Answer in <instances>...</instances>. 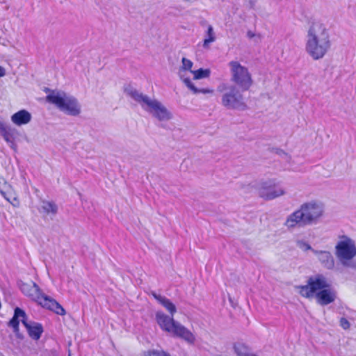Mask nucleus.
Returning a JSON list of instances; mask_svg holds the SVG:
<instances>
[{
	"label": "nucleus",
	"mask_w": 356,
	"mask_h": 356,
	"mask_svg": "<svg viewBox=\"0 0 356 356\" xmlns=\"http://www.w3.org/2000/svg\"><path fill=\"white\" fill-rule=\"evenodd\" d=\"M156 321L161 329L175 337L180 338L188 343L193 344L195 341V335L185 326L175 321L173 316H168L163 312H156Z\"/></svg>",
	"instance_id": "5"
},
{
	"label": "nucleus",
	"mask_w": 356,
	"mask_h": 356,
	"mask_svg": "<svg viewBox=\"0 0 356 356\" xmlns=\"http://www.w3.org/2000/svg\"><path fill=\"white\" fill-rule=\"evenodd\" d=\"M181 66L179 68V76L180 79L182 80L186 86L191 90L194 94L202 93V94H213V90L210 88H202L199 89L195 86L193 83L192 81L188 78L185 76L186 71L188 70L191 72L192 67L193 65V62L186 58H182L181 59Z\"/></svg>",
	"instance_id": "12"
},
{
	"label": "nucleus",
	"mask_w": 356,
	"mask_h": 356,
	"mask_svg": "<svg viewBox=\"0 0 356 356\" xmlns=\"http://www.w3.org/2000/svg\"><path fill=\"white\" fill-rule=\"evenodd\" d=\"M146 356H170V354L163 350H152L145 353Z\"/></svg>",
	"instance_id": "25"
},
{
	"label": "nucleus",
	"mask_w": 356,
	"mask_h": 356,
	"mask_svg": "<svg viewBox=\"0 0 356 356\" xmlns=\"http://www.w3.org/2000/svg\"><path fill=\"white\" fill-rule=\"evenodd\" d=\"M335 255L339 261L345 267L354 268L353 261L356 256L355 242L347 236H341L335 245Z\"/></svg>",
	"instance_id": "9"
},
{
	"label": "nucleus",
	"mask_w": 356,
	"mask_h": 356,
	"mask_svg": "<svg viewBox=\"0 0 356 356\" xmlns=\"http://www.w3.org/2000/svg\"><path fill=\"white\" fill-rule=\"evenodd\" d=\"M40 211L54 216L58 212V206L54 202L44 200L42 202Z\"/></svg>",
	"instance_id": "18"
},
{
	"label": "nucleus",
	"mask_w": 356,
	"mask_h": 356,
	"mask_svg": "<svg viewBox=\"0 0 356 356\" xmlns=\"http://www.w3.org/2000/svg\"><path fill=\"white\" fill-rule=\"evenodd\" d=\"M339 325L345 330H348L350 327V323L345 317H341L339 320Z\"/></svg>",
	"instance_id": "26"
},
{
	"label": "nucleus",
	"mask_w": 356,
	"mask_h": 356,
	"mask_svg": "<svg viewBox=\"0 0 356 356\" xmlns=\"http://www.w3.org/2000/svg\"><path fill=\"white\" fill-rule=\"evenodd\" d=\"M331 47L329 31L321 22L310 24L306 36L305 51L312 59L323 58Z\"/></svg>",
	"instance_id": "3"
},
{
	"label": "nucleus",
	"mask_w": 356,
	"mask_h": 356,
	"mask_svg": "<svg viewBox=\"0 0 356 356\" xmlns=\"http://www.w3.org/2000/svg\"><path fill=\"white\" fill-rule=\"evenodd\" d=\"M161 302L160 304L166 309V310L170 313V314L172 316H173L177 312V308L175 305L165 297V298H161Z\"/></svg>",
	"instance_id": "21"
},
{
	"label": "nucleus",
	"mask_w": 356,
	"mask_h": 356,
	"mask_svg": "<svg viewBox=\"0 0 356 356\" xmlns=\"http://www.w3.org/2000/svg\"><path fill=\"white\" fill-rule=\"evenodd\" d=\"M312 252L317 257L321 264L328 270L334 268L335 261L332 253L325 250H312Z\"/></svg>",
	"instance_id": "13"
},
{
	"label": "nucleus",
	"mask_w": 356,
	"mask_h": 356,
	"mask_svg": "<svg viewBox=\"0 0 356 356\" xmlns=\"http://www.w3.org/2000/svg\"><path fill=\"white\" fill-rule=\"evenodd\" d=\"M217 91L222 94L221 104L224 107L242 111L246 109L242 90L236 86L222 83L217 87Z\"/></svg>",
	"instance_id": "7"
},
{
	"label": "nucleus",
	"mask_w": 356,
	"mask_h": 356,
	"mask_svg": "<svg viewBox=\"0 0 356 356\" xmlns=\"http://www.w3.org/2000/svg\"><path fill=\"white\" fill-rule=\"evenodd\" d=\"M207 38L204 39L203 46L204 47H208L209 44L215 41L216 37L214 35V32L213 27L209 25L207 29Z\"/></svg>",
	"instance_id": "23"
},
{
	"label": "nucleus",
	"mask_w": 356,
	"mask_h": 356,
	"mask_svg": "<svg viewBox=\"0 0 356 356\" xmlns=\"http://www.w3.org/2000/svg\"><path fill=\"white\" fill-rule=\"evenodd\" d=\"M228 66L230 70V80L241 88L242 91L249 90L253 85L252 74L248 67L242 65L237 60L229 62Z\"/></svg>",
	"instance_id": "10"
},
{
	"label": "nucleus",
	"mask_w": 356,
	"mask_h": 356,
	"mask_svg": "<svg viewBox=\"0 0 356 356\" xmlns=\"http://www.w3.org/2000/svg\"><path fill=\"white\" fill-rule=\"evenodd\" d=\"M68 356H72L70 353H69Z\"/></svg>",
	"instance_id": "30"
},
{
	"label": "nucleus",
	"mask_w": 356,
	"mask_h": 356,
	"mask_svg": "<svg viewBox=\"0 0 356 356\" xmlns=\"http://www.w3.org/2000/svg\"><path fill=\"white\" fill-rule=\"evenodd\" d=\"M124 92L158 120L168 121L172 119V113L157 99L150 98L131 86H126Z\"/></svg>",
	"instance_id": "4"
},
{
	"label": "nucleus",
	"mask_w": 356,
	"mask_h": 356,
	"mask_svg": "<svg viewBox=\"0 0 356 356\" xmlns=\"http://www.w3.org/2000/svg\"><path fill=\"white\" fill-rule=\"evenodd\" d=\"M24 326L26 328L29 336L35 340L40 339L42 332V326L41 324L35 322H24Z\"/></svg>",
	"instance_id": "17"
},
{
	"label": "nucleus",
	"mask_w": 356,
	"mask_h": 356,
	"mask_svg": "<svg viewBox=\"0 0 356 356\" xmlns=\"http://www.w3.org/2000/svg\"><path fill=\"white\" fill-rule=\"evenodd\" d=\"M19 288L24 294L38 302L42 307L51 310L58 315L65 314L63 307L54 299L42 293L35 283L22 282L19 284Z\"/></svg>",
	"instance_id": "6"
},
{
	"label": "nucleus",
	"mask_w": 356,
	"mask_h": 356,
	"mask_svg": "<svg viewBox=\"0 0 356 356\" xmlns=\"http://www.w3.org/2000/svg\"><path fill=\"white\" fill-rule=\"evenodd\" d=\"M296 289L304 298H315L320 305H327L335 301L337 291L331 286L330 282L322 274H316L307 279V284L296 286Z\"/></svg>",
	"instance_id": "1"
},
{
	"label": "nucleus",
	"mask_w": 356,
	"mask_h": 356,
	"mask_svg": "<svg viewBox=\"0 0 356 356\" xmlns=\"http://www.w3.org/2000/svg\"><path fill=\"white\" fill-rule=\"evenodd\" d=\"M47 99L67 115L76 116L81 113V105L78 100L64 92L53 91L47 97Z\"/></svg>",
	"instance_id": "8"
},
{
	"label": "nucleus",
	"mask_w": 356,
	"mask_h": 356,
	"mask_svg": "<svg viewBox=\"0 0 356 356\" xmlns=\"http://www.w3.org/2000/svg\"><path fill=\"white\" fill-rule=\"evenodd\" d=\"M325 207L322 202L310 200L300 204L299 208L289 214L284 222L288 229L317 224L323 218Z\"/></svg>",
	"instance_id": "2"
},
{
	"label": "nucleus",
	"mask_w": 356,
	"mask_h": 356,
	"mask_svg": "<svg viewBox=\"0 0 356 356\" xmlns=\"http://www.w3.org/2000/svg\"><path fill=\"white\" fill-rule=\"evenodd\" d=\"M152 296H154V298L159 302L161 303V298H165L164 296H161V295H157L156 293L154 292H152Z\"/></svg>",
	"instance_id": "27"
},
{
	"label": "nucleus",
	"mask_w": 356,
	"mask_h": 356,
	"mask_svg": "<svg viewBox=\"0 0 356 356\" xmlns=\"http://www.w3.org/2000/svg\"><path fill=\"white\" fill-rule=\"evenodd\" d=\"M247 36L249 38H253L256 36V34L254 33H253L252 31H248L247 32Z\"/></svg>",
	"instance_id": "28"
},
{
	"label": "nucleus",
	"mask_w": 356,
	"mask_h": 356,
	"mask_svg": "<svg viewBox=\"0 0 356 356\" xmlns=\"http://www.w3.org/2000/svg\"><path fill=\"white\" fill-rule=\"evenodd\" d=\"M0 134L3 137L4 140L10 144V147L15 149L16 145L14 143V140L16 136V131L15 129L0 121Z\"/></svg>",
	"instance_id": "14"
},
{
	"label": "nucleus",
	"mask_w": 356,
	"mask_h": 356,
	"mask_svg": "<svg viewBox=\"0 0 356 356\" xmlns=\"http://www.w3.org/2000/svg\"><path fill=\"white\" fill-rule=\"evenodd\" d=\"M31 120V115L26 110H21L11 116V121L17 126H22L29 123Z\"/></svg>",
	"instance_id": "15"
},
{
	"label": "nucleus",
	"mask_w": 356,
	"mask_h": 356,
	"mask_svg": "<svg viewBox=\"0 0 356 356\" xmlns=\"http://www.w3.org/2000/svg\"><path fill=\"white\" fill-rule=\"evenodd\" d=\"M5 75H6V70L2 66H0V77H3Z\"/></svg>",
	"instance_id": "29"
},
{
	"label": "nucleus",
	"mask_w": 356,
	"mask_h": 356,
	"mask_svg": "<svg viewBox=\"0 0 356 356\" xmlns=\"http://www.w3.org/2000/svg\"><path fill=\"white\" fill-rule=\"evenodd\" d=\"M296 245L298 248H300V250H302V251H307V250H312V246L306 241H303V240H298L296 241Z\"/></svg>",
	"instance_id": "24"
},
{
	"label": "nucleus",
	"mask_w": 356,
	"mask_h": 356,
	"mask_svg": "<svg viewBox=\"0 0 356 356\" xmlns=\"http://www.w3.org/2000/svg\"><path fill=\"white\" fill-rule=\"evenodd\" d=\"M193 74V79L198 80L204 78H208L211 74V70L209 69L200 68L197 70L191 71Z\"/></svg>",
	"instance_id": "20"
},
{
	"label": "nucleus",
	"mask_w": 356,
	"mask_h": 356,
	"mask_svg": "<svg viewBox=\"0 0 356 356\" xmlns=\"http://www.w3.org/2000/svg\"><path fill=\"white\" fill-rule=\"evenodd\" d=\"M9 190H11V186L7 184L3 177H0V193L5 199L11 202L10 199L13 197V195Z\"/></svg>",
	"instance_id": "19"
},
{
	"label": "nucleus",
	"mask_w": 356,
	"mask_h": 356,
	"mask_svg": "<svg viewBox=\"0 0 356 356\" xmlns=\"http://www.w3.org/2000/svg\"><path fill=\"white\" fill-rule=\"evenodd\" d=\"M19 321H22V323L24 325V322H26V315L25 312L17 307L15 309V314L12 319L9 322L10 326H11L15 332H17L19 331Z\"/></svg>",
	"instance_id": "16"
},
{
	"label": "nucleus",
	"mask_w": 356,
	"mask_h": 356,
	"mask_svg": "<svg viewBox=\"0 0 356 356\" xmlns=\"http://www.w3.org/2000/svg\"><path fill=\"white\" fill-rule=\"evenodd\" d=\"M257 191L259 195L266 200H274L286 194L285 189L276 179H268L260 182Z\"/></svg>",
	"instance_id": "11"
},
{
	"label": "nucleus",
	"mask_w": 356,
	"mask_h": 356,
	"mask_svg": "<svg viewBox=\"0 0 356 356\" xmlns=\"http://www.w3.org/2000/svg\"><path fill=\"white\" fill-rule=\"evenodd\" d=\"M234 348L237 356H257L248 353L247 348L243 344L235 345Z\"/></svg>",
	"instance_id": "22"
}]
</instances>
